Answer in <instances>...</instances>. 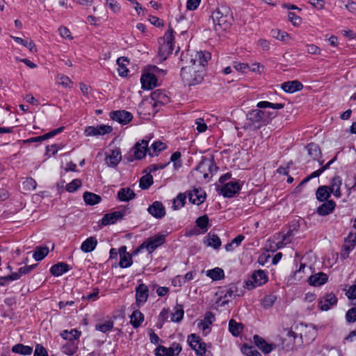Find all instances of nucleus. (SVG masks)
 <instances>
[{"instance_id": "obj_1", "label": "nucleus", "mask_w": 356, "mask_h": 356, "mask_svg": "<svg viewBox=\"0 0 356 356\" xmlns=\"http://www.w3.org/2000/svg\"><path fill=\"white\" fill-rule=\"evenodd\" d=\"M211 17L216 31L228 29L234 22L231 8L227 5H220L213 11Z\"/></svg>"}, {"instance_id": "obj_2", "label": "nucleus", "mask_w": 356, "mask_h": 356, "mask_svg": "<svg viewBox=\"0 0 356 356\" xmlns=\"http://www.w3.org/2000/svg\"><path fill=\"white\" fill-rule=\"evenodd\" d=\"M180 75L184 84L188 86L200 84L204 79L203 71L193 65L182 67Z\"/></svg>"}, {"instance_id": "obj_3", "label": "nucleus", "mask_w": 356, "mask_h": 356, "mask_svg": "<svg viewBox=\"0 0 356 356\" xmlns=\"http://www.w3.org/2000/svg\"><path fill=\"white\" fill-rule=\"evenodd\" d=\"M165 236L164 234H157L147 238L133 251L132 255H137L145 249L147 251L148 254H152L159 247L165 243Z\"/></svg>"}, {"instance_id": "obj_4", "label": "nucleus", "mask_w": 356, "mask_h": 356, "mask_svg": "<svg viewBox=\"0 0 356 356\" xmlns=\"http://www.w3.org/2000/svg\"><path fill=\"white\" fill-rule=\"evenodd\" d=\"M151 99L153 103L149 102L150 106L153 110V113H156L159 111V107L165 105L170 102V97L165 91L158 89L152 92Z\"/></svg>"}, {"instance_id": "obj_5", "label": "nucleus", "mask_w": 356, "mask_h": 356, "mask_svg": "<svg viewBox=\"0 0 356 356\" xmlns=\"http://www.w3.org/2000/svg\"><path fill=\"white\" fill-rule=\"evenodd\" d=\"M268 281L267 273L263 270H257L254 271L251 276V280H248L246 282L248 289H252L257 286H260L266 284Z\"/></svg>"}, {"instance_id": "obj_6", "label": "nucleus", "mask_w": 356, "mask_h": 356, "mask_svg": "<svg viewBox=\"0 0 356 356\" xmlns=\"http://www.w3.org/2000/svg\"><path fill=\"white\" fill-rule=\"evenodd\" d=\"M242 185L243 183L238 180L231 181L223 185L220 193L225 197L231 198L241 191Z\"/></svg>"}, {"instance_id": "obj_7", "label": "nucleus", "mask_w": 356, "mask_h": 356, "mask_svg": "<svg viewBox=\"0 0 356 356\" xmlns=\"http://www.w3.org/2000/svg\"><path fill=\"white\" fill-rule=\"evenodd\" d=\"M265 112L259 109H254L249 111L247 114V119L250 122V125L254 129H259L264 124Z\"/></svg>"}, {"instance_id": "obj_8", "label": "nucleus", "mask_w": 356, "mask_h": 356, "mask_svg": "<svg viewBox=\"0 0 356 356\" xmlns=\"http://www.w3.org/2000/svg\"><path fill=\"white\" fill-rule=\"evenodd\" d=\"M338 299L334 293H327L318 301V307L321 311H327L337 304Z\"/></svg>"}, {"instance_id": "obj_9", "label": "nucleus", "mask_w": 356, "mask_h": 356, "mask_svg": "<svg viewBox=\"0 0 356 356\" xmlns=\"http://www.w3.org/2000/svg\"><path fill=\"white\" fill-rule=\"evenodd\" d=\"M157 77L147 69L140 77L142 88L152 90L157 86Z\"/></svg>"}, {"instance_id": "obj_10", "label": "nucleus", "mask_w": 356, "mask_h": 356, "mask_svg": "<svg viewBox=\"0 0 356 356\" xmlns=\"http://www.w3.org/2000/svg\"><path fill=\"white\" fill-rule=\"evenodd\" d=\"M110 118L120 124H127L133 119V115L125 110H118L111 112Z\"/></svg>"}, {"instance_id": "obj_11", "label": "nucleus", "mask_w": 356, "mask_h": 356, "mask_svg": "<svg viewBox=\"0 0 356 356\" xmlns=\"http://www.w3.org/2000/svg\"><path fill=\"white\" fill-rule=\"evenodd\" d=\"M149 297V289L147 286L143 283L139 284L136 288V302L139 307L145 304Z\"/></svg>"}, {"instance_id": "obj_12", "label": "nucleus", "mask_w": 356, "mask_h": 356, "mask_svg": "<svg viewBox=\"0 0 356 356\" xmlns=\"http://www.w3.org/2000/svg\"><path fill=\"white\" fill-rule=\"evenodd\" d=\"M112 131L113 128L109 125L102 124L97 127L89 126L86 128L85 134L87 136H102L106 134H109Z\"/></svg>"}, {"instance_id": "obj_13", "label": "nucleus", "mask_w": 356, "mask_h": 356, "mask_svg": "<svg viewBox=\"0 0 356 356\" xmlns=\"http://www.w3.org/2000/svg\"><path fill=\"white\" fill-rule=\"evenodd\" d=\"M125 215L124 210L106 213L101 220V224L104 226L115 224L118 220H122Z\"/></svg>"}, {"instance_id": "obj_14", "label": "nucleus", "mask_w": 356, "mask_h": 356, "mask_svg": "<svg viewBox=\"0 0 356 356\" xmlns=\"http://www.w3.org/2000/svg\"><path fill=\"white\" fill-rule=\"evenodd\" d=\"M147 211L156 219H161L166 214L165 208L160 201H154L149 206Z\"/></svg>"}, {"instance_id": "obj_15", "label": "nucleus", "mask_w": 356, "mask_h": 356, "mask_svg": "<svg viewBox=\"0 0 356 356\" xmlns=\"http://www.w3.org/2000/svg\"><path fill=\"white\" fill-rule=\"evenodd\" d=\"M64 127H60L57 129L51 130V131L36 137H32L24 140V143H41L45 140L55 136L56 135L60 134L64 130Z\"/></svg>"}, {"instance_id": "obj_16", "label": "nucleus", "mask_w": 356, "mask_h": 356, "mask_svg": "<svg viewBox=\"0 0 356 356\" xmlns=\"http://www.w3.org/2000/svg\"><path fill=\"white\" fill-rule=\"evenodd\" d=\"M211 58V54L207 51H199L195 54V58H191L190 62L193 66L204 67Z\"/></svg>"}, {"instance_id": "obj_17", "label": "nucleus", "mask_w": 356, "mask_h": 356, "mask_svg": "<svg viewBox=\"0 0 356 356\" xmlns=\"http://www.w3.org/2000/svg\"><path fill=\"white\" fill-rule=\"evenodd\" d=\"M189 202L193 204L200 205L206 199V193L201 188H194L188 193Z\"/></svg>"}, {"instance_id": "obj_18", "label": "nucleus", "mask_w": 356, "mask_h": 356, "mask_svg": "<svg viewBox=\"0 0 356 356\" xmlns=\"http://www.w3.org/2000/svg\"><path fill=\"white\" fill-rule=\"evenodd\" d=\"M281 88L287 93H294L303 88L302 83L298 80L288 81L281 84Z\"/></svg>"}, {"instance_id": "obj_19", "label": "nucleus", "mask_w": 356, "mask_h": 356, "mask_svg": "<svg viewBox=\"0 0 356 356\" xmlns=\"http://www.w3.org/2000/svg\"><path fill=\"white\" fill-rule=\"evenodd\" d=\"M335 207L336 203L334 200H327L317 208L316 213L321 216H327L333 212Z\"/></svg>"}, {"instance_id": "obj_20", "label": "nucleus", "mask_w": 356, "mask_h": 356, "mask_svg": "<svg viewBox=\"0 0 356 356\" xmlns=\"http://www.w3.org/2000/svg\"><path fill=\"white\" fill-rule=\"evenodd\" d=\"M255 346L259 348L264 354L270 353L273 349V345L267 343L264 338L255 334L253 337Z\"/></svg>"}, {"instance_id": "obj_21", "label": "nucleus", "mask_w": 356, "mask_h": 356, "mask_svg": "<svg viewBox=\"0 0 356 356\" xmlns=\"http://www.w3.org/2000/svg\"><path fill=\"white\" fill-rule=\"evenodd\" d=\"M238 291V288L234 284H231L229 285L227 288H226L225 290L222 291V293H223L222 296L219 298V300H221V299H223L220 305H225V304L228 303L229 300L227 298H235L236 296H238L236 293Z\"/></svg>"}, {"instance_id": "obj_22", "label": "nucleus", "mask_w": 356, "mask_h": 356, "mask_svg": "<svg viewBox=\"0 0 356 356\" xmlns=\"http://www.w3.org/2000/svg\"><path fill=\"white\" fill-rule=\"evenodd\" d=\"M308 154L312 157L314 160L318 161L320 165L323 164V161L320 160L321 158V150L319 145L314 143H310L306 146Z\"/></svg>"}, {"instance_id": "obj_23", "label": "nucleus", "mask_w": 356, "mask_h": 356, "mask_svg": "<svg viewBox=\"0 0 356 356\" xmlns=\"http://www.w3.org/2000/svg\"><path fill=\"white\" fill-rule=\"evenodd\" d=\"M342 185V179L340 176L336 175L330 180V186H327L332 193L336 197L341 196V186Z\"/></svg>"}, {"instance_id": "obj_24", "label": "nucleus", "mask_w": 356, "mask_h": 356, "mask_svg": "<svg viewBox=\"0 0 356 356\" xmlns=\"http://www.w3.org/2000/svg\"><path fill=\"white\" fill-rule=\"evenodd\" d=\"M327 280V275L325 273L320 272L311 275L308 279V282L311 286H318L325 284Z\"/></svg>"}, {"instance_id": "obj_25", "label": "nucleus", "mask_w": 356, "mask_h": 356, "mask_svg": "<svg viewBox=\"0 0 356 356\" xmlns=\"http://www.w3.org/2000/svg\"><path fill=\"white\" fill-rule=\"evenodd\" d=\"M71 269V267L65 262H58L53 265L50 269V273L54 277H59L63 274L68 272Z\"/></svg>"}, {"instance_id": "obj_26", "label": "nucleus", "mask_w": 356, "mask_h": 356, "mask_svg": "<svg viewBox=\"0 0 356 356\" xmlns=\"http://www.w3.org/2000/svg\"><path fill=\"white\" fill-rule=\"evenodd\" d=\"M122 159L121 152L119 148L112 150L111 154L106 155L105 161L108 166L115 167Z\"/></svg>"}, {"instance_id": "obj_27", "label": "nucleus", "mask_w": 356, "mask_h": 356, "mask_svg": "<svg viewBox=\"0 0 356 356\" xmlns=\"http://www.w3.org/2000/svg\"><path fill=\"white\" fill-rule=\"evenodd\" d=\"M117 197L121 202H128L136 197V193L130 188H122L118 191Z\"/></svg>"}, {"instance_id": "obj_28", "label": "nucleus", "mask_w": 356, "mask_h": 356, "mask_svg": "<svg viewBox=\"0 0 356 356\" xmlns=\"http://www.w3.org/2000/svg\"><path fill=\"white\" fill-rule=\"evenodd\" d=\"M332 191H330L327 186H321L317 188L316 192V199L319 202L327 201L332 193Z\"/></svg>"}, {"instance_id": "obj_29", "label": "nucleus", "mask_w": 356, "mask_h": 356, "mask_svg": "<svg viewBox=\"0 0 356 356\" xmlns=\"http://www.w3.org/2000/svg\"><path fill=\"white\" fill-rule=\"evenodd\" d=\"M134 312L130 316V323L132 325L134 328L139 327L142 323L144 321V315L138 309L134 307Z\"/></svg>"}, {"instance_id": "obj_30", "label": "nucleus", "mask_w": 356, "mask_h": 356, "mask_svg": "<svg viewBox=\"0 0 356 356\" xmlns=\"http://www.w3.org/2000/svg\"><path fill=\"white\" fill-rule=\"evenodd\" d=\"M174 49V44L162 42H160V46L159 48V55L163 59L165 60L168 56L172 53Z\"/></svg>"}, {"instance_id": "obj_31", "label": "nucleus", "mask_w": 356, "mask_h": 356, "mask_svg": "<svg viewBox=\"0 0 356 356\" xmlns=\"http://www.w3.org/2000/svg\"><path fill=\"white\" fill-rule=\"evenodd\" d=\"M207 163L208 162H207L206 158H203L195 168L194 171L197 173H199V175H196L199 178L202 177L204 179H207L209 177Z\"/></svg>"}, {"instance_id": "obj_32", "label": "nucleus", "mask_w": 356, "mask_h": 356, "mask_svg": "<svg viewBox=\"0 0 356 356\" xmlns=\"http://www.w3.org/2000/svg\"><path fill=\"white\" fill-rule=\"evenodd\" d=\"M97 245V241L95 237H89L86 238L81 245V250L86 253L93 251Z\"/></svg>"}, {"instance_id": "obj_33", "label": "nucleus", "mask_w": 356, "mask_h": 356, "mask_svg": "<svg viewBox=\"0 0 356 356\" xmlns=\"http://www.w3.org/2000/svg\"><path fill=\"white\" fill-rule=\"evenodd\" d=\"M83 198L85 204L90 206L95 205L99 203L102 200L100 195L88 191L83 193Z\"/></svg>"}, {"instance_id": "obj_34", "label": "nucleus", "mask_w": 356, "mask_h": 356, "mask_svg": "<svg viewBox=\"0 0 356 356\" xmlns=\"http://www.w3.org/2000/svg\"><path fill=\"white\" fill-rule=\"evenodd\" d=\"M12 352L22 355H30L33 353V348L22 343H17L12 347Z\"/></svg>"}, {"instance_id": "obj_35", "label": "nucleus", "mask_w": 356, "mask_h": 356, "mask_svg": "<svg viewBox=\"0 0 356 356\" xmlns=\"http://www.w3.org/2000/svg\"><path fill=\"white\" fill-rule=\"evenodd\" d=\"M166 148V145L159 140L154 142L149 149L148 154L153 157Z\"/></svg>"}, {"instance_id": "obj_36", "label": "nucleus", "mask_w": 356, "mask_h": 356, "mask_svg": "<svg viewBox=\"0 0 356 356\" xmlns=\"http://www.w3.org/2000/svg\"><path fill=\"white\" fill-rule=\"evenodd\" d=\"M129 63V60L125 57L119 58L117 60V64L118 65V74L122 77H126L128 76L129 70L127 68V64Z\"/></svg>"}, {"instance_id": "obj_37", "label": "nucleus", "mask_w": 356, "mask_h": 356, "mask_svg": "<svg viewBox=\"0 0 356 356\" xmlns=\"http://www.w3.org/2000/svg\"><path fill=\"white\" fill-rule=\"evenodd\" d=\"M81 332L76 329H72L71 331L67 330H63L60 333V337L65 340H68L70 342L74 340L78 339L81 336Z\"/></svg>"}, {"instance_id": "obj_38", "label": "nucleus", "mask_w": 356, "mask_h": 356, "mask_svg": "<svg viewBox=\"0 0 356 356\" xmlns=\"http://www.w3.org/2000/svg\"><path fill=\"white\" fill-rule=\"evenodd\" d=\"M49 248L46 245L37 246L33 252V257L37 261H42L49 254Z\"/></svg>"}, {"instance_id": "obj_39", "label": "nucleus", "mask_w": 356, "mask_h": 356, "mask_svg": "<svg viewBox=\"0 0 356 356\" xmlns=\"http://www.w3.org/2000/svg\"><path fill=\"white\" fill-rule=\"evenodd\" d=\"M207 245L217 250L221 246V241L218 236L215 233L209 232L207 236Z\"/></svg>"}, {"instance_id": "obj_40", "label": "nucleus", "mask_w": 356, "mask_h": 356, "mask_svg": "<svg viewBox=\"0 0 356 356\" xmlns=\"http://www.w3.org/2000/svg\"><path fill=\"white\" fill-rule=\"evenodd\" d=\"M243 329V325L241 323H237L235 320L231 319L229 321V331L234 337H238Z\"/></svg>"}, {"instance_id": "obj_41", "label": "nucleus", "mask_w": 356, "mask_h": 356, "mask_svg": "<svg viewBox=\"0 0 356 356\" xmlns=\"http://www.w3.org/2000/svg\"><path fill=\"white\" fill-rule=\"evenodd\" d=\"M272 37L284 42H288V39L291 38V35L286 31L280 29H272L270 31Z\"/></svg>"}, {"instance_id": "obj_42", "label": "nucleus", "mask_w": 356, "mask_h": 356, "mask_svg": "<svg viewBox=\"0 0 356 356\" xmlns=\"http://www.w3.org/2000/svg\"><path fill=\"white\" fill-rule=\"evenodd\" d=\"M207 275L213 280H220L224 278V270L218 267L214 268L207 271Z\"/></svg>"}, {"instance_id": "obj_43", "label": "nucleus", "mask_w": 356, "mask_h": 356, "mask_svg": "<svg viewBox=\"0 0 356 356\" xmlns=\"http://www.w3.org/2000/svg\"><path fill=\"white\" fill-rule=\"evenodd\" d=\"M209 222V219L207 215L200 216L195 220L196 225L202 229V233L207 232Z\"/></svg>"}, {"instance_id": "obj_44", "label": "nucleus", "mask_w": 356, "mask_h": 356, "mask_svg": "<svg viewBox=\"0 0 356 356\" xmlns=\"http://www.w3.org/2000/svg\"><path fill=\"white\" fill-rule=\"evenodd\" d=\"M184 311L181 305H177L175 307V312L172 314L171 321L172 322L179 323L184 317Z\"/></svg>"}, {"instance_id": "obj_45", "label": "nucleus", "mask_w": 356, "mask_h": 356, "mask_svg": "<svg viewBox=\"0 0 356 356\" xmlns=\"http://www.w3.org/2000/svg\"><path fill=\"white\" fill-rule=\"evenodd\" d=\"M257 106L260 108H270L273 109H282L284 107L282 103H271L267 101H261L257 103Z\"/></svg>"}, {"instance_id": "obj_46", "label": "nucleus", "mask_w": 356, "mask_h": 356, "mask_svg": "<svg viewBox=\"0 0 356 356\" xmlns=\"http://www.w3.org/2000/svg\"><path fill=\"white\" fill-rule=\"evenodd\" d=\"M153 184V177L150 174L143 176L140 179L139 186L145 190L149 188Z\"/></svg>"}, {"instance_id": "obj_47", "label": "nucleus", "mask_w": 356, "mask_h": 356, "mask_svg": "<svg viewBox=\"0 0 356 356\" xmlns=\"http://www.w3.org/2000/svg\"><path fill=\"white\" fill-rule=\"evenodd\" d=\"M175 31L170 25L168 26V31L165 33L163 37L161 38L160 40L162 42H168L174 44H175Z\"/></svg>"}, {"instance_id": "obj_48", "label": "nucleus", "mask_w": 356, "mask_h": 356, "mask_svg": "<svg viewBox=\"0 0 356 356\" xmlns=\"http://www.w3.org/2000/svg\"><path fill=\"white\" fill-rule=\"evenodd\" d=\"M156 356H175V354L172 353V349L166 348L163 346H159L154 350Z\"/></svg>"}, {"instance_id": "obj_49", "label": "nucleus", "mask_w": 356, "mask_h": 356, "mask_svg": "<svg viewBox=\"0 0 356 356\" xmlns=\"http://www.w3.org/2000/svg\"><path fill=\"white\" fill-rule=\"evenodd\" d=\"M241 351L245 356H261V353L253 346L243 344Z\"/></svg>"}, {"instance_id": "obj_50", "label": "nucleus", "mask_w": 356, "mask_h": 356, "mask_svg": "<svg viewBox=\"0 0 356 356\" xmlns=\"http://www.w3.org/2000/svg\"><path fill=\"white\" fill-rule=\"evenodd\" d=\"M186 195L185 193H179L173 201L174 209H179L185 205Z\"/></svg>"}, {"instance_id": "obj_51", "label": "nucleus", "mask_w": 356, "mask_h": 356, "mask_svg": "<svg viewBox=\"0 0 356 356\" xmlns=\"http://www.w3.org/2000/svg\"><path fill=\"white\" fill-rule=\"evenodd\" d=\"M140 146H142V144H140V142H137L134 147V155L135 159H137V160L142 159L143 158H144L145 156V155L147 152V150L142 149L140 147Z\"/></svg>"}, {"instance_id": "obj_52", "label": "nucleus", "mask_w": 356, "mask_h": 356, "mask_svg": "<svg viewBox=\"0 0 356 356\" xmlns=\"http://www.w3.org/2000/svg\"><path fill=\"white\" fill-rule=\"evenodd\" d=\"M81 181L79 179H74L70 183L66 184L65 190L69 193H74L81 186Z\"/></svg>"}, {"instance_id": "obj_53", "label": "nucleus", "mask_w": 356, "mask_h": 356, "mask_svg": "<svg viewBox=\"0 0 356 356\" xmlns=\"http://www.w3.org/2000/svg\"><path fill=\"white\" fill-rule=\"evenodd\" d=\"M181 157V154L179 151L174 152L170 156V162L173 163L174 168L176 170L180 168L182 165Z\"/></svg>"}, {"instance_id": "obj_54", "label": "nucleus", "mask_w": 356, "mask_h": 356, "mask_svg": "<svg viewBox=\"0 0 356 356\" xmlns=\"http://www.w3.org/2000/svg\"><path fill=\"white\" fill-rule=\"evenodd\" d=\"M113 327V322L112 321H108L103 323H99L95 325V330L100 331L103 333H106L111 330Z\"/></svg>"}, {"instance_id": "obj_55", "label": "nucleus", "mask_w": 356, "mask_h": 356, "mask_svg": "<svg viewBox=\"0 0 356 356\" xmlns=\"http://www.w3.org/2000/svg\"><path fill=\"white\" fill-rule=\"evenodd\" d=\"M133 264L131 254L122 255L120 257L119 266L122 268H125L131 266Z\"/></svg>"}, {"instance_id": "obj_56", "label": "nucleus", "mask_w": 356, "mask_h": 356, "mask_svg": "<svg viewBox=\"0 0 356 356\" xmlns=\"http://www.w3.org/2000/svg\"><path fill=\"white\" fill-rule=\"evenodd\" d=\"M202 339L196 334H191L188 336L187 342L190 347L193 350L196 348Z\"/></svg>"}, {"instance_id": "obj_57", "label": "nucleus", "mask_w": 356, "mask_h": 356, "mask_svg": "<svg viewBox=\"0 0 356 356\" xmlns=\"http://www.w3.org/2000/svg\"><path fill=\"white\" fill-rule=\"evenodd\" d=\"M277 300L276 296L270 294L266 296L262 300V305L264 308L271 307Z\"/></svg>"}, {"instance_id": "obj_58", "label": "nucleus", "mask_w": 356, "mask_h": 356, "mask_svg": "<svg viewBox=\"0 0 356 356\" xmlns=\"http://www.w3.org/2000/svg\"><path fill=\"white\" fill-rule=\"evenodd\" d=\"M105 4L115 14L119 13L121 10V6L116 0H106Z\"/></svg>"}, {"instance_id": "obj_59", "label": "nucleus", "mask_w": 356, "mask_h": 356, "mask_svg": "<svg viewBox=\"0 0 356 356\" xmlns=\"http://www.w3.org/2000/svg\"><path fill=\"white\" fill-rule=\"evenodd\" d=\"M76 350L77 346H75L73 343H67L62 348L63 352L67 355H74L76 352Z\"/></svg>"}, {"instance_id": "obj_60", "label": "nucleus", "mask_w": 356, "mask_h": 356, "mask_svg": "<svg viewBox=\"0 0 356 356\" xmlns=\"http://www.w3.org/2000/svg\"><path fill=\"white\" fill-rule=\"evenodd\" d=\"M206 343L201 340L196 348H193V350L195 354L198 356L207 355V347Z\"/></svg>"}, {"instance_id": "obj_61", "label": "nucleus", "mask_w": 356, "mask_h": 356, "mask_svg": "<svg viewBox=\"0 0 356 356\" xmlns=\"http://www.w3.org/2000/svg\"><path fill=\"white\" fill-rule=\"evenodd\" d=\"M346 320L350 323L356 322V306L347 311L346 314Z\"/></svg>"}, {"instance_id": "obj_62", "label": "nucleus", "mask_w": 356, "mask_h": 356, "mask_svg": "<svg viewBox=\"0 0 356 356\" xmlns=\"http://www.w3.org/2000/svg\"><path fill=\"white\" fill-rule=\"evenodd\" d=\"M288 17L294 26H299L302 23V18L293 12H289Z\"/></svg>"}, {"instance_id": "obj_63", "label": "nucleus", "mask_w": 356, "mask_h": 356, "mask_svg": "<svg viewBox=\"0 0 356 356\" xmlns=\"http://www.w3.org/2000/svg\"><path fill=\"white\" fill-rule=\"evenodd\" d=\"M207 163V170L209 172V175H213L214 173H216L218 170V167L216 165L214 159L212 158L211 159H206Z\"/></svg>"}, {"instance_id": "obj_64", "label": "nucleus", "mask_w": 356, "mask_h": 356, "mask_svg": "<svg viewBox=\"0 0 356 356\" xmlns=\"http://www.w3.org/2000/svg\"><path fill=\"white\" fill-rule=\"evenodd\" d=\"M23 185L26 189L33 191L36 188L37 183L33 178L29 177L23 182Z\"/></svg>"}]
</instances>
